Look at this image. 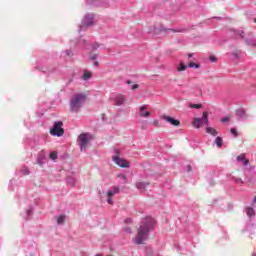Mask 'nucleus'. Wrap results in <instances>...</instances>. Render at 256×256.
Listing matches in <instances>:
<instances>
[{"instance_id":"nucleus-1","label":"nucleus","mask_w":256,"mask_h":256,"mask_svg":"<svg viewBox=\"0 0 256 256\" xmlns=\"http://www.w3.org/2000/svg\"><path fill=\"white\" fill-rule=\"evenodd\" d=\"M153 225H155V220L153 218H146L132 238L133 243L135 245H145V241L149 239V232L153 229Z\"/></svg>"},{"instance_id":"nucleus-2","label":"nucleus","mask_w":256,"mask_h":256,"mask_svg":"<svg viewBox=\"0 0 256 256\" xmlns=\"http://www.w3.org/2000/svg\"><path fill=\"white\" fill-rule=\"evenodd\" d=\"M87 99V96L85 94H76L74 97L70 100V106L72 111H79L81 107H83V103H85Z\"/></svg>"},{"instance_id":"nucleus-3","label":"nucleus","mask_w":256,"mask_h":256,"mask_svg":"<svg viewBox=\"0 0 256 256\" xmlns=\"http://www.w3.org/2000/svg\"><path fill=\"white\" fill-rule=\"evenodd\" d=\"M209 123V114L207 112H203L202 118H194L192 125L196 129L203 127Z\"/></svg>"},{"instance_id":"nucleus-4","label":"nucleus","mask_w":256,"mask_h":256,"mask_svg":"<svg viewBox=\"0 0 256 256\" xmlns=\"http://www.w3.org/2000/svg\"><path fill=\"white\" fill-rule=\"evenodd\" d=\"M50 134L54 137H63L65 130L63 129V122H55L52 129H50Z\"/></svg>"},{"instance_id":"nucleus-5","label":"nucleus","mask_w":256,"mask_h":256,"mask_svg":"<svg viewBox=\"0 0 256 256\" xmlns=\"http://www.w3.org/2000/svg\"><path fill=\"white\" fill-rule=\"evenodd\" d=\"M90 139L91 135L87 133H83L78 136V143L81 151H85L87 149V145H89Z\"/></svg>"},{"instance_id":"nucleus-6","label":"nucleus","mask_w":256,"mask_h":256,"mask_svg":"<svg viewBox=\"0 0 256 256\" xmlns=\"http://www.w3.org/2000/svg\"><path fill=\"white\" fill-rule=\"evenodd\" d=\"M162 119H164V121H167V123H170V125H173L174 127H179L181 125V121L171 116L163 115Z\"/></svg>"},{"instance_id":"nucleus-7","label":"nucleus","mask_w":256,"mask_h":256,"mask_svg":"<svg viewBox=\"0 0 256 256\" xmlns=\"http://www.w3.org/2000/svg\"><path fill=\"white\" fill-rule=\"evenodd\" d=\"M113 161L119 167H123V168L129 167V162L127 160L123 159V158L118 157V156H114Z\"/></svg>"},{"instance_id":"nucleus-8","label":"nucleus","mask_w":256,"mask_h":256,"mask_svg":"<svg viewBox=\"0 0 256 256\" xmlns=\"http://www.w3.org/2000/svg\"><path fill=\"white\" fill-rule=\"evenodd\" d=\"M125 101H127V98L123 94H118L115 97V105L121 106L125 104Z\"/></svg>"},{"instance_id":"nucleus-9","label":"nucleus","mask_w":256,"mask_h":256,"mask_svg":"<svg viewBox=\"0 0 256 256\" xmlns=\"http://www.w3.org/2000/svg\"><path fill=\"white\" fill-rule=\"evenodd\" d=\"M91 25H93V17H91V16H86V17L83 19V22H82V26H81V27H91Z\"/></svg>"},{"instance_id":"nucleus-10","label":"nucleus","mask_w":256,"mask_h":256,"mask_svg":"<svg viewBox=\"0 0 256 256\" xmlns=\"http://www.w3.org/2000/svg\"><path fill=\"white\" fill-rule=\"evenodd\" d=\"M146 109H147V106L140 107V117H151V112L149 111L144 112Z\"/></svg>"},{"instance_id":"nucleus-11","label":"nucleus","mask_w":256,"mask_h":256,"mask_svg":"<svg viewBox=\"0 0 256 256\" xmlns=\"http://www.w3.org/2000/svg\"><path fill=\"white\" fill-rule=\"evenodd\" d=\"M206 133H208L209 135H212L213 137H217V135H219V132H217V130H215V128L213 127H207Z\"/></svg>"},{"instance_id":"nucleus-12","label":"nucleus","mask_w":256,"mask_h":256,"mask_svg":"<svg viewBox=\"0 0 256 256\" xmlns=\"http://www.w3.org/2000/svg\"><path fill=\"white\" fill-rule=\"evenodd\" d=\"M113 195H115V194L113 193L112 190H109V191L107 192V197H108L107 203H108L109 205H113V198H112Z\"/></svg>"},{"instance_id":"nucleus-13","label":"nucleus","mask_w":256,"mask_h":256,"mask_svg":"<svg viewBox=\"0 0 256 256\" xmlns=\"http://www.w3.org/2000/svg\"><path fill=\"white\" fill-rule=\"evenodd\" d=\"M237 161H243L244 166L249 165V160L245 158V154H241L237 157Z\"/></svg>"},{"instance_id":"nucleus-14","label":"nucleus","mask_w":256,"mask_h":256,"mask_svg":"<svg viewBox=\"0 0 256 256\" xmlns=\"http://www.w3.org/2000/svg\"><path fill=\"white\" fill-rule=\"evenodd\" d=\"M93 76V73L89 72V71H85L83 76H82V79L84 81H88V79H91V77Z\"/></svg>"},{"instance_id":"nucleus-15","label":"nucleus","mask_w":256,"mask_h":256,"mask_svg":"<svg viewBox=\"0 0 256 256\" xmlns=\"http://www.w3.org/2000/svg\"><path fill=\"white\" fill-rule=\"evenodd\" d=\"M147 185H149V183L138 182V183L136 184V187H137V189L143 190V189H145V187H147Z\"/></svg>"},{"instance_id":"nucleus-16","label":"nucleus","mask_w":256,"mask_h":256,"mask_svg":"<svg viewBox=\"0 0 256 256\" xmlns=\"http://www.w3.org/2000/svg\"><path fill=\"white\" fill-rule=\"evenodd\" d=\"M65 223V215H60L58 218H57V224L58 225H63Z\"/></svg>"},{"instance_id":"nucleus-17","label":"nucleus","mask_w":256,"mask_h":256,"mask_svg":"<svg viewBox=\"0 0 256 256\" xmlns=\"http://www.w3.org/2000/svg\"><path fill=\"white\" fill-rule=\"evenodd\" d=\"M246 213L248 217H253L255 215V210L251 207H248Z\"/></svg>"},{"instance_id":"nucleus-18","label":"nucleus","mask_w":256,"mask_h":256,"mask_svg":"<svg viewBox=\"0 0 256 256\" xmlns=\"http://www.w3.org/2000/svg\"><path fill=\"white\" fill-rule=\"evenodd\" d=\"M215 143H216L217 147H223V139H221V137H217L215 139Z\"/></svg>"},{"instance_id":"nucleus-19","label":"nucleus","mask_w":256,"mask_h":256,"mask_svg":"<svg viewBox=\"0 0 256 256\" xmlns=\"http://www.w3.org/2000/svg\"><path fill=\"white\" fill-rule=\"evenodd\" d=\"M177 71H187V66L181 62L177 68Z\"/></svg>"},{"instance_id":"nucleus-20","label":"nucleus","mask_w":256,"mask_h":256,"mask_svg":"<svg viewBox=\"0 0 256 256\" xmlns=\"http://www.w3.org/2000/svg\"><path fill=\"white\" fill-rule=\"evenodd\" d=\"M112 193H114V195H118L119 191H121V189L117 186H113L111 189Z\"/></svg>"},{"instance_id":"nucleus-21","label":"nucleus","mask_w":256,"mask_h":256,"mask_svg":"<svg viewBox=\"0 0 256 256\" xmlns=\"http://www.w3.org/2000/svg\"><path fill=\"white\" fill-rule=\"evenodd\" d=\"M188 67H190V68H195V69H199V64H197V63H194V62H189L188 63Z\"/></svg>"},{"instance_id":"nucleus-22","label":"nucleus","mask_w":256,"mask_h":256,"mask_svg":"<svg viewBox=\"0 0 256 256\" xmlns=\"http://www.w3.org/2000/svg\"><path fill=\"white\" fill-rule=\"evenodd\" d=\"M189 107L191 109H201V104H189Z\"/></svg>"},{"instance_id":"nucleus-23","label":"nucleus","mask_w":256,"mask_h":256,"mask_svg":"<svg viewBox=\"0 0 256 256\" xmlns=\"http://www.w3.org/2000/svg\"><path fill=\"white\" fill-rule=\"evenodd\" d=\"M57 157H58L57 152H51L50 153V159H52V161H55V159H57Z\"/></svg>"},{"instance_id":"nucleus-24","label":"nucleus","mask_w":256,"mask_h":256,"mask_svg":"<svg viewBox=\"0 0 256 256\" xmlns=\"http://www.w3.org/2000/svg\"><path fill=\"white\" fill-rule=\"evenodd\" d=\"M228 121H231V116H226V117L221 119L222 123H227Z\"/></svg>"},{"instance_id":"nucleus-25","label":"nucleus","mask_w":256,"mask_h":256,"mask_svg":"<svg viewBox=\"0 0 256 256\" xmlns=\"http://www.w3.org/2000/svg\"><path fill=\"white\" fill-rule=\"evenodd\" d=\"M230 132L232 133V135H234L235 137H237V135H239V133L237 132V129L235 128H231Z\"/></svg>"},{"instance_id":"nucleus-26","label":"nucleus","mask_w":256,"mask_h":256,"mask_svg":"<svg viewBox=\"0 0 256 256\" xmlns=\"http://www.w3.org/2000/svg\"><path fill=\"white\" fill-rule=\"evenodd\" d=\"M210 61H211L212 63H217V57L211 55V56H210Z\"/></svg>"},{"instance_id":"nucleus-27","label":"nucleus","mask_w":256,"mask_h":256,"mask_svg":"<svg viewBox=\"0 0 256 256\" xmlns=\"http://www.w3.org/2000/svg\"><path fill=\"white\" fill-rule=\"evenodd\" d=\"M132 91H135V89H139V84H134L132 87H131Z\"/></svg>"},{"instance_id":"nucleus-28","label":"nucleus","mask_w":256,"mask_h":256,"mask_svg":"<svg viewBox=\"0 0 256 256\" xmlns=\"http://www.w3.org/2000/svg\"><path fill=\"white\" fill-rule=\"evenodd\" d=\"M92 47L95 50V49H99L100 45L99 43H94Z\"/></svg>"},{"instance_id":"nucleus-29","label":"nucleus","mask_w":256,"mask_h":256,"mask_svg":"<svg viewBox=\"0 0 256 256\" xmlns=\"http://www.w3.org/2000/svg\"><path fill=\"white\" fill-rule=\"evenodd\" d=\"M244 34H245V32H243L242 30L237 32V35H239V37H243Z\"/></svg>"},{"instance_id":"nucleus-30","label":"nucleus","mask_w":256,"mask_h":256,"mask_svg":"<svg viewBox=\"0 0 256 256\" xmlns=\"http://www.w3.org/2000/svg\"><path fill=\"white\" fill-rule=\"evenodd\" d=\"M153 125H155V127H159V121L158 120H154L153 121Z\"/></svg>"},{"instance_id":"nucleus-31","label":"nucleus","mask_w":256,"mask_h":256,"mask_svg":"<svg viewBox=\"0 0 256 256\" xmlns=\"http://www.w3.org/2000/svg\"><path fill=\"white\" fill-rule=\"evenodd\" d=\"M91 59H92L93 61H95V59H97V54H93V55L91 56Z\"/></svg>"},{"instance_id":"nucleus-32","label":"nucleus","mask_w":256,"mask_h":256,"mask_svg":"<svg viewBox=\"0 0 256 256\" xmlns=\"http://www.w3.org/2000/svg\"><path fill=\"white\" fill-rule=\"evenodd\" d=\"M126 233H131V228H125Z\"/></svg>"},{"instance_id":"nucleus-33","label":"nucleus","mask_w":256,"mask_h":256,"mask_svg":"<svg viewBox=\"0 0 256 256\" xmlns=\"http://www.w3.org/2000/svg\"><path fill=\"white\" fill-rule=\"evenodd\" d=\"M94 65H95L96 67H98V66H99V62H98V61H95V62H94Z\"/></svg>"},{"instance_id":"nucleus-34","label":"nucleus","mask_w":256,"mask_h":256,"mask_svg":"<svg viewBox=\"0 0 256 256\" xmlns=\"http://www.w3.org/2000/svg\"><path fill=\"white\" fill-rule=\"evenodd\" d=\"M125 222L126 223H131V219H126Z\"/></svg>"},{"instance_id":"nucleus-35","label":"nucleus","mask_w":256,"mask_h":256,"mask_svg":"<svg viewBox=\"0 0 256 256\" xmlns=\"http://www.w3.org/2000/svg\"><path fill=\"white\" fill-rule=\"evenodd\" d=\"M193 57V54H188V59H191Z\"/></svg>"},{"instance_id":"nucleus-36","label":"nucleus","mask_w":256,"mask_h":256,"mask_svg":"<svg viewBox=\"0 0 256 256\" xmlns=\"http://www.w3.org/2000/svg\"><path fill=\"white\" fill-rule=\"evenodd\" d=\"M128 85H131V80H127V82H126Z\"/></svg>"},{"instance_id":"nucleus-37","label":"nucleus","mask_w":256,"mask_h":256,"mask_svg":"<svg viewBox=\"0 0 256 256\" xmlns=\"http://www.w3.org/2000/svg\"><path fill=\"white\" fill-rule=\"evenodd\" d=\"M253 203H256V197L253 199Z\"/></svg>"},{"instance_id":"nucleus-38","label":"nucleus","mask_w":256,"mask_h":256,"mask_svg":"<svg viewBox=\"0 0 256 256\" xmlns=\"http://www.w3.org/2000/svg\"><path fill=\"white\" fill-rule=\"evenodd\" d=\"M95 256H103V255H101V254H96Z\"/></svg>"},{"instance_id":"nucleus-39","label":"nucleus","mask_w":256,"mask_h":256,"mask_svg":"<svg viewBox=\"0 0 256 256\" xmlns=\"http://www.w3.org/2000/svg\"><path fill=\"white\" fill-rule=\"evenodd\" d=\"M240 181V183H243V181L242 180H239Z\"/></svg>"},{"instance_id":"nucleus-40","label":"nucleus","mask_w":256,"mask_h":256,"mask_svg":"<svg viewBox=\"0 0 256 256\" xmlns=\"http://www.w3.org/2000/svg\"><path fill=\"white\" fill-rule=\"evenodd\" d=\"M123 177V179H125V176H122Z\"/></svg>"}]
</instances>
